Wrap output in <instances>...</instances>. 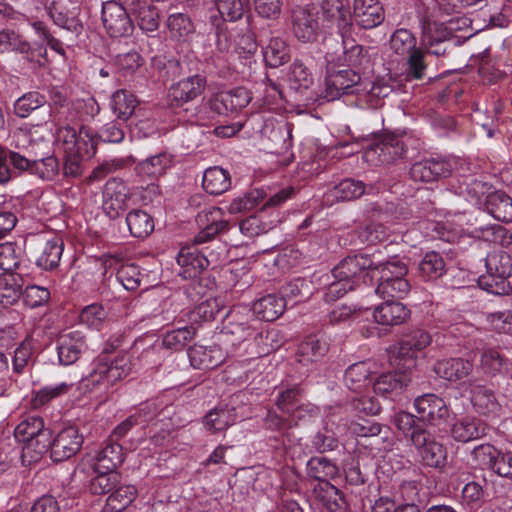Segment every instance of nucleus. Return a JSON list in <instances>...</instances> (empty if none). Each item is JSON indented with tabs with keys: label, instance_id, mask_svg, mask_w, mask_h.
Segmentation results:
<instances>
[{
	"label": "nucleus",
	"instance_id": "0e129e2a",
	"mask_svg": "<svg viewBox=\"0 0 512 512\" xmlns=\"http://www.w3.org/2000/svg\"><path fill=\"white\" fill-rule=\"evenodd\" d=\"M45 103L46 98L44 95L36 91L28 92L15 101L14 112L18 117L26 118Z\"/></svg>",
	"mask_w": 512,
	"mask_h": 512
},
{
	"label": "nucleus",
	"instance_id": "f03ea898",
	"mask_svg": "<svg viewBox=\"0 0 512 512\" xmlns=\"http://www.w3.org/2000/svg\"><path fill=\"white\" fill-rule=\"evenodd\" d=\"M412 445L417 450L421 463L430 468L442 470L447 464L448 452L428 430L412 436Z\"/></svg>",
	"mask_w": 512,
	"mask_h": 512
},
{
	"label": "nucleus",
	"instance_id": "4c0bfd02",
	"mask_svg": "<svg viewBox=\"0 0 512 512\" xmlns=\"http://www.w3.org/2000/svg\"><path fill=\"white\" fill-rule=\"evenodd\" d=\"M327 351L328 345L325 341L310 335L298 346L296 358L299 363L308 365L321 359Z\"/></svg>",
	"mask_w": 512,
	"mask_h": 512
},
{
	"label": "nucleus",
	"instance_id": "c9c22d12",
	"mask_svg": "<svg viewBox=\"0 0 512 512\" xmlns=\"http://www.w3.org/2000/svg\"><path fill=\"white\" fill-rule=\"evenodd\" d=\"M202 186L211 195H221L231 187L230 173L219 167H209L203 174Z\"/></svg>",
	"mask_w": 512,
	"mask_h": 512
},
{
	"label": "nucleus",
	"instance_id": "49530a36",
	"mask_svg": "<svg viewBox=\"0 0 512 512\" xmlns=\"http://www.w3.org/2000/svg\"><path fill=\"white\" fill-rule=\"evenodd\" d=\"M167 27L172 38L187 42L195 33V26L190 17L184 13L171 14L167 19Z\"/></svg>",
	"mask_w": 512,
	"mask_h": 512
},
{
	"label": "nucleus",
	"instance_id": "052dcab7",
	"mask_svg": "<svg viewBox=\"0 0 512 512\" xmlns=\"http://www.w3.org/2000/svg\"><path fill=\"white\" fill-rule=\"evenodd\" d=\"M195 335L196 329L193 326L174 329L163 336L162 345L165 348L180 351L194 338Z\"/></svg>",
	"mask_w": 512,
	"mask_h": 512
},
{
	"label": "nucleus",
	"instance_id": "e433bc0d",
	"mask_svg": "<svg viewBox=\"0 0 512 512\" xmlns=\"http://www.w3.org/2000/svg\"><path fill=\"white\" fill-rule=\"evenodd\" d=\"M338 473V466L326 457H312L306 464L307 477L318 481L317 484L330 483Z\"/></svg>",
	"mask_w": 512,
	"mask_h": 512
},
{
	"label": "nucleus",
	"instance_id": "b1692460",
	"mask_svg": "<svg viewBox=\"0 0 512 512\" xmlns=\"http://www.w3.org/2000/svg\"><path fill=\"white\" fill-rule=\"evenodd\" d=\"M487 424L471 416L457 420L451 428V436L457 442L467 443L479 439L487 434Z\"/></svg>",
	"mask_w": 512,
	"mask_h": 512
},
{
	"label": "nucleus",
	"instance_id": "bf43d9fd",
	"mask_svg": "<svg viewBox=\"0 0 512 512\" xmlns=\"http://www.w3.org/2000/svg\"><path fill=\"white\" fill-rule=\"evenodd\" d=\"M90 480L89 491L94 495H104L114 490L120 482V475L113 471H96Z\"/></svg>",
	"mask_w": 512,
	"mask_h": 512
},
{
	"label": "nucleus",
	"instance_id": "a19ab883",
	"mask_svg": "<svg viewBox=\"0 0 512 512\" xmlns=\"http://www.w3.org/2000/svg\"><path fill=\"white\" fill-rule=\"evenodd\" d=\"M408 267L404 261L398 257H392L386 262H379L374 264L372 277L376 274L379 275L378 283H387L394 279H406Z\"/></svg>",
	"mask_w": 512,
	"mask_h": 512
},
{
	"label": "nucleus",
	"instance_id": "f8f14e48",
	"mask_svg": "<svg viewBox=\"0 0 512 512\" xmlns=\"http://www.w3.org/2000/svg\"><path fill=\"white\" fill-rule=\"evenodd\" d=\"M414 407L418 413L419 421L432 426H439L449 416V410L445 401L435 394H424L414 401Z\"/></svg>",
	"mask_w": 512,
	"mask_h": 512
},
{
	"label": "nucleus",
	"instance_id": "603ef678",
	"mask_svg": "<svg viewBox=\"0 0 512 512\" xmlns=\"http://www.w3.org/2000/svg\"><path fill=\"white\" fill-rule=\"evenodd\" d=\"M138 104L136 97L127 90H117L111 98V108L121 120L129 119Z\"/></svg>",
	"mask_w": 512,
	"mask_h": 512
},
{
	"label": "nucleus",
	"instance_id": "c03bdc74",
	"mask_svg": "<svg viewBox=\"0 0 512 512\" xmlns=\"http://www.w3.org/2000/svg\"><path fill=\"white\" fill-rule=\"evenodd\" d=\"M135 16L139 28L145 32H154L159 27V13L155 6L138 2L129 10Z\"/></svg>",
	"mask_w": 512,
	"mask_h": 512
},
{
	"label": "nucleus",
	"instance_id": "1a4fd4ad",
	"mask_svg": "<svg viewBox=\"0 0 512 512\" xmlns=\"http://www.w3.org/2000/svg\"><path fill=\"white\" fill-rule=\"evenodd\" d=\"M453 164L443 158H427L415 162L409 171L415 182L429 183L451 176Z\"/></svg>",
	"mask_w": 512,
	"mask_h": 512
},
{
	"label": "nucleus",
	"instance_id": "393cba45",
	"mask_svg": "<svg viewBox=\"0 0 512 512\" xmlns=\"http://www.w3.org/2000/svg\"><path fill=\"white\" fill-rule=\"evenodd\" d=\"M473 368V363L467 359L449 358L436 362L433 370L439 377L450 382H457L468 377Z\"/></svg>",
	"mask_w": 512,
	"mask_h": 512
},
{
	"label": "nucleus",
	"instance_id": "cd10ccee",
	"mask_svg": "<svg viewBox=\"0 0 512 512\" xmlns=\"http://www.w3.org/2000/svg\"><path fill=\"white\" fill-rule=\"evenodd\" d=\"M469 393L471 403L479 414L489 415L499 411L500 405L494 392L485 385L470 382Z\"/></svg>",
	"mask_w": 512,
	"mask_h": 512
},
{
	"label": "nucleus",
	"instance_id": "7c9ffc66",
	"mask_svg": "<svg viewBox=\"0 0 512 512\" xmlns=\"http://www.w3.org/2000/svg\"><path fill=\"white\" fill-rule=\"evenodd\" d=\"M85 341L79 333H65L58 339V357L63 365H71L75 363L83 350L85 349Z\"/></svg>",
	"mask_w": 512,
	"mask_h": 512
},
{
	"label": "nucleus",
	"instance_id": "69168bd1",
	"mask_svg": "<svg viewBox=\"0 0 512 512\" xmlns=\"http://www.w3.org/2000/svg\"><path fill=\"white\" fill-rule=\"evenodd\" d=\"M478 285L481 289L494 295H508L511 292V286L508 278H502L495 273H489L486 269V274L478 278Z\"/></svg>",
	"mask_w": 512,
	"mask_h": 512
},
{
	"label": "nucleus",
	"instance_id": "864d4df0",
	"mask_svg": "<svg viewBox=\"0 0 512 512\" xmlns=\"http://www.w3.org/2000/svg\"><path fill=\"white\" fill-rule=\"evenodd\" d=\"M330 193L338 201H351L366 193V185L360 180L346 178L335 185Z\"/></svg>",
	"mask_w": 512,
	"mask_h": 512
},
{
	"label": "nucleus",
	"instance_id": "6e6552de",
	"mask_svg": "<svg viewBox=\"0 0 512 512\" xmlns=\"http://www.w3.org/2000/svg\"><path fill=\"white\" fill-rule=\"evenodd\" d=\"M130 198L126 183L122 179L111 178L104 186L103 210L110 218H116L128 208Z\"/></svg>",
	"mask_w": 512,
	"mask_h": 512
},
{
	"label": "nucleus",
	"instance_id": "aec40b11",
	"mask_svg": "<svg viewBox=\"0 0 512 512\" xmlns=\"http://www.w3.org/2000/svg\"><path fill=\"white\" fill-rule=\"evenodd\" d=\"M360 74L353 69L332 72L326 78V97L335 100L341 95L353 93V88L360 82Z\"/></svg>",
	"mask_w": 512,
	"mask_h": 512
},
{
	"label": "nucleus",
	"instance_id": "79ce46f5",
	"mask_svg": "<svg viewBox=\"0 0 512 512\" xmlns=\"http://www.w3.org/2000/svg\"><path fill=\"white\" fill-rule=\"evenodd\" d=\"M446 272V263L443 257L434 251L424 255L418 265V276L424 281L437 280Z\"/></svg>",
	"mask_w": 512,
	"mask_h": 512
},
{
	"label": "nucleus",
	"instance_id": "09e8293b",
	"mask_svg": "<svg viewBox=\"0 0 512 512\" xmlns=\"http://www.w3.org/2000/svg\"><path fill=\"white\" fill-rule=\"evenodd\" d=\"M67 122L89 121L100 111V107L94 98L77 99L70 103Z\"/></svg>",
	"mask_w": 512,
	"mask_h": 512
},
{
	"label": "nucleus",
	"instance_id": "bb28decb",
	"mask_svg": "<svg viewBox=\"0 0 512 512\" xmlns=\"http://www.w3.org/2000/svg\"><path fill=\"white\" fill-rule=\"evenodd\" d=\"M312 492L328 512H348L349 506L343 492L331 483L316 484Z\"/></svg>",
	"mask_w": 512,
	"mask_h": 512
},
{
	"label": "nucleus",
	"instance_id": "f257e3e1",
	"mask_svg": "<svg viewBox=\"0 0 512 512\" xmlns=\"http://www.w3.org/2000/svg\"><path fill=\"white\" fill-rule=\"evenodd\" d=\"M130 372L131 362L127 355L121 354L112 359L109 354L102 353L94 361L92 371L81 379L80 388L85 391L108 389Z\"/></svg>",
	"mask_w": 512,
	"mask_h": 512
},
{
	"label": "nucleus",
	"instance_id": "4d7b16f0",
	"mask_svg": "<svg viewBox=\"0 0 512 512\" xmlns=\"http://www.w3.org/2000/svg\"><path fill=\"white\" fill-rule=\"evenodd\" d=\"M450 39L451 32L443 24L423 22L421 42L424 46H443Z\"/></svg>",
	"mask_w": 512,
	"mask_h": 512
},
{
	"label": "nucleus",
	"instance_id": "9b49d317",
	"mask_svg": "<svg viewBox=\"0 0 512 512\" xmlns=\"http://www.w3.org/2000/svg\"><path fill=\"white\" fill-rule=\"evenodd\" d=\"M83 440L76 427L63 428L53 438L51 459L54 462H62L72 458L80 451Z\"/></svg>",
	"mask_w": 512,
	"mask_h": 512
},
{
	"label": "nucleus",
	"instance_id": "423d86ee",
	"mask_svg": "<svg viewBox=\"0 0 512 512\" xmlns=\"http://www.w3.org/2000/svg\"><path fill=\"white\" fill-rule=\"evenodd\" d=\"M321 19L327 28H335L346 37L352 30V15L350 8L343 0H323L321 4Z\"/></svg>",
	"mask_w": 512,
	"mask_h": 512
},
{
	"label": "nucleus",
	"instance_id": "20e7f679",
	"mask_svg": "<svg viewBox=\"0 0 512 512\" xmlns=\"http://www.w3.org/2000/svg\"><path fill=\"white\" fill-rule=\"evenodd\" d=\"M431 341L432 338L428 332L421 329L411 331L399 343L397 353L391 360V363L394 367L400 368L402 362L406 369H414L417 353L428 347Z\"/></svg>",
	"mask_w": 512,
	"mask_h": 512
},
{
	"label": "nucleus",
	"instance_id": "dca6fc26",
	"mask_svg": "<svg viewBox=\"0 0 512 512\" xmlns=\"http://www.w3.org/2000/svg\"><path fill=\"white\" fill-rule=\"evenodd\" d=\"M173 163V155L167 151H161L138 162L134 171L142 180L156 181L167 173Z\"/></svg>",
	"mask_w": 512,
	"mask_h": 512
},
{
	"label": "nucleus",
	"instance_id": "e2e57ef3",
	"mask_svg": "<svg viewBox=\"0 0 512 512\" xmlns=\"http://www.w3.org/2000/svg\"><path fill=\"white\" fill-rule=\"evenodd\" d=\"M50 95V117L54 124L67 122L68 109L70 104L67 103V96L58 88H52Z\"/></svg>",
	"mask_w": 512,
	"mask_h": 512
},
{
	"label": "nucleus",
	"instance_id": "a878e982",
	"mask_svg": "<svg viewBox=\"0 0 512 512\" xmlns=\"http://www.w3.org/2000/svg\"><path fill=\"white\" fill-rule=\"evenodd\" d=\"M373 317L380 325H400L410 317V310L401 302L390 301L388 299L375 307Z\"/></svg>",
	"mask_w": 512,
	"mask_h": 512
},
{
	"label": "nucleus",
	"instance_id": "ea45409f",
	"mask_svg": "<svg viewBox=\"0 0 512 512\" xmlns=\"http://www.w3.org/2000/svg\"><path fill=\"white\" fill-rule=\"evenodd\" d=\"M64 249V242L60 237L54 236L48 239L41 248V253L37 258V265L44 270L56 268L60 262Z\"/></svg>",
	"mask_w": 512,
	"mask_h": 512
},
{
	"label": "nucleus",
	"instance_id": "a18cd8bd",
	"mask_svg": "<svg viewBox=\"0 0 512 512\" xmlns=\"http://www.w3.org/2000/svg\"><path fill=\"white\" fill-rule=\"evenodd\" d=\"M389 46L393 53L405 57L418 50L415 35L406 28L396 29L389 39Z\"/></svg>",
	"mask_w": 512,
	"mask_h": 512
},
{
	"label": "nucleus",
	"instance_id": "37998d69",
	"mask_svg": "<svg viewBox=\"0 0 512 512\" xmlns=\"http://www.w3.org/2000/svg\"><path fill=\"white\" fill-rule=\"evenodd\" d=\"M371 372L368 362L361 361L350 365L344 375L346 386L352 391H361L370 383Z\"/></svg>",
	"mask_w": 512,
	"mask_h": 512
},
{
	"label": "nucleus",
	"instance_id": "f3484780",
	"mask_svg": "<svg viewBox=\"0 0 512 512\" xmlns=\"http://www.w3.org/2000/svg\"><path fill=\"white\" fill-rule=\"evenodd\" d=\"M344 62L353 70L366 71L371 69L377 55L375 48L355 43L353 39L343 38Z\"/></svg>",
	"mask_w": 512,
	"mask_h": 512
},
{
	"label": "nucleus",
	"instance_id": "ddd939ff",
	"mask_svg": "<svg viewBox=\"0 0 512 512\" xmlns=\"http://www.w3.org/2000/svg\"><path fill=\"white\" fill-rule=\"evenodd\" d=\"M395 368V372L384 373L376 379L373 384L376 394L385 398L394 399L409 385L412 370L406 369L402 362L400 368Z\"/></svg>",
	"mask_w": 512,
	"mask_h": 512
},
{
	"label": "nucleus",
	"instance_id": "a211bd4d",
	"mask_svg": "<svg viewBox=\"0 0 512 512\" xmlns=\"http://www.w3.org/2000/svg\"><path fill=\"white\" fill-rule=\"evenodd\" d=\"M220 216V208H212L198 214L197 222L204 228L194 237L192 245L197 247L199 244L212 240L217 234L228 230L229 222L221 219Z\"/></svg>",
	"mask_w": 512,
	"mask_h": 512
},
{
	"label": "nucleus",
	"instance_id": "5fc2aeb1",
	"mask_svg": "<svg viewBox=\"0 0 512 512\" xmlns=\"http://www.w3.org/2000/svg\"><path fill=\"white\" fill-rule=\"evenodd\" d=\"M263 54L266 64L273 68L283 65L289 60L287 44L280 37H271Z\"/></svg>",
	"mask_w": 512,
	"mask_h": 512
},
{
	"label": "nucleus",
	"instance_id": "8fccbe9b",
	"mask_svg": "<svg viewBox=\"0 0 512 512\" xmlns=\"http://www.w3.org/2000/svg\"><path fill=\"white\" fill-rule=\"evenodd\" d=\"M126 222L130 233L136 238H145L154 230L153 218L140 209L130 211Z\"/></svg>",
	"mask_w": 512,
	"mask_h": 512
},
{
	"label": "nucleus",
	"instance_id": "6ab92c4d",
	"mask_svg": "<svg viewBox=\"0 0 512 512\" xmlns=\"http://www.w3.org/2000/svg\"><path fill=\"white\" fill-rule=\"evenodd\" d=\"M250 92L244 87L216 94L211 100V108L218 114L237 112L245 108L251 101Z\"/></svg>",
	"mask_w": 512,
	"mask_h": 512
},
{
	"label": "nucleus",
	"instance_id": "6e6d98bb",
	"mask_svg": "<svg viewBox=\"0 0 512 512\" xmlns=\"http://www.w3.org/2000/svg\"><path fill=\"white\" fill-rule=\"evenodd\" d=\"M485 267L489 273L509 278L512 275V256L503 250L493 251L485 258Z\"/></svg>",
	"mask_w": 512,
	"mask_h": 512
},
{
	"label": "nucleus",
	"instance_id": "c756f323",
	"mask_svg": "<svg viewBox=\"0 0 512 512\" xmlns=\"http://www.w3.org/2000/svg\"><path fill=\"white\" fill-rule=\"evenodd\" d=\"M406 153L403 141L395 135H387L380 142L375 143L367 152V156L375 154L381 163H390L402 158Z\"/></svg>",
	"mask_w": 512,
	"mask_h": 512
},
{
	"label": "nucleus",
	"instance_id": "7ed1b4c3",
	"mask_svg": "<svg viewBox=\"0 0 512 512\" xmlns=\"http://www.w3.org/2000/svg\"><path fill=\"white\" fill-rule=\"evenodd\" d=\"M127 7L118 1H107L102 5L103 27L110 37H128L134 31V23Z\"/></svg>",
	"mask_w": 512,
	"mask_h": 512
},
{
	"label": "nucleus",
	"instance_id": "0eeeda50",
	"mask_svg": "<svg viewBox=\"0 0 512 512\" xmlns=\"http://www.w3.org/2000/svg\"><path fill=\"white\" fill-rule=\"evenodd\" d=\"M206 88V78L200 74L185 77L172 84L168 90L171 106L180 107L200 97Z\"/></svg>",
	"mask_w": 512,
	"mask_h": 512
},
{
	"label": "nucleus",
	"instance_id": "f704fd0d",
	"mask_svg": "<svg viewBox=\"0 0 512 512\" xmlns=\"http://www.w3.org/2000/svg\"><path fill=\"white\" fill-rule=\"evenodd\" d=\"M64 0H54L48 7V14L53 22L74 33H80L83 25L81 21L76 17L75 11H70L63 4ZM77 8L74 7L73 10Z\"/></svg>",
	"mask_w": 512,
	"mask_h": 512
},
{
	"label": "nucleus",
	"instance_id": "39448f33",
	"mask_svg": "<svg viewBox=\"0 0 512 512\" xmlns=\"http://www.w3.org/2000/svg\"><path fill=\"white\" fill-rule=\"evenodd\" d=\"M250 320L253 321L249 313L242 315L237 311L230 312L221 330L222 344L234 347L254 336L256 328Z\"/></svg>",
	"mask_w": 512,
	"mask_h": 512
},
{
	"label": "nucleus",
	"instance_id": "4468645a",
	"mask_svg": "<svg viewBox=\"0 0 512 512\" xmlns=\"http://www.w3.org/2000/svg\"><path fill=\"white\" fill-rule=\"evenodd\" d=\"M352 21L362 29H373L383 23L385 12L378 0H354Z\"/></svg>",
	"mask_w": 512,
	"mask_h": 512
},
{
	"label": "nucleus",
	"instance_id": "13d9d810",
	"mask_svg": "<svg viewBox=\"0 0 512 512\" xmlns=\"http://www.w3.org/2000/svg\"><path fill=\"white\" fill-rule=\"evenodd\" d=\"M99 137L90 127L82 125L78 132L77 145L74 154L90 159L96 154Z\"/></svg>",
	"mask_w": 512,
	"mask_h": 512
},
{
	"label": "nucleus",
	"instance_id": "2f4dec72",
	"mask_svg": "<svg viewBox=\"0 0 512 512\" xmlns=\"http://www.w3.org/2000/svg\"><path fill=\"white\" fill-rule=\"evenodd\" d=\"M485 207L496 220L512 223V197L504 191L489 193L485 199Z\"/></svg>",
	"mask_w": 512,
	"mask_h": 512
},
{
	"label": "nucleus",
	"instance_id": "412c9836",
	"mask_svg": "<svg viewBox=\"0 0 512 512\" xmlns=\"http://www.w3.org/2000/svg\"><path fill=\"white\" fill-rule=\"evenodd\" d=\"M177 263L181 267L179 275L184 279H193L208 267L210 261L195 245H190L180 250Z\"/></svg>",
	"mask_w": 512,
	"mask_h": 512
},
{
	"label": "nucleus",
	"instance_id": "338daca9",
	"mask_svg": "<svg viewBox=\"0 0 512 512\" xmlns=\"http://www.w3.org/2000/svg\"><path fill=\"white\" fill-rule=\"evenodd\" d=\"M20 280V276L14 274L0 279V302L2 304H13L23 294Z\"/></svg>",
	"mask_w": 512,
	"mask_h": 512
},
{
	"label": "nucleus",
	"instance_id": "473e14b6",
	"mask_svg": "<svg viewBox=\"0 0 512 512\" xmlns=\"http://www.w3.org/2000/svg\"><path fill=\"white\" fill-rule=\"evenodd\" d=\"M286 308V299L276 294H268L254 302L252 311L259 319L274 321Z\"/></svg>",
	"mask_w": 512,
	"mask_h": 512
},
{
	"label": "nucleus",
	"instance_id": "680f3d73",
	"mask_svg": "<svg viewBox=\"0 0 512 512\" xmlns=\"http://www.w3.org/2000/svg\"><path fill=\"white\" fill-rule=\"evenodd\" d=\"M136 488L126 485L116 487L108 496L106 505L111 512H121L127 508L136 496Z\"/></svg>",
	"mask_w": 512,
	"mask_h": 512
},
{
	"label": "nucleus",
	"instance_id": "3c124183",
	"mask_svg": "<svg viewBox=\"0 0 512 512\" xmlns=\"http://www.w3.org/2000/svg\"><path fill=\"white\" fill-rule=\"evenodd\" d=\"M52 433L50 429L43 428L23 447V453L28 455L32 460L37 461L46 452H52Z\"/></svg>",
	"mask_w": 512,
	"mask_h": 512
},
{
	"label": "nucleus",
	"instance_id": "4be33fe9",
	"mask_svg": "<svg viewBox=\"0 0 512 512\" xmlns=\"http://www.w3.org/2000/svg\"><path fill=\"white\" fill-rule=\"evenodd\" d=\"M191 365L196 369H214L225 360V353L218 345H194L188 350Z\"/></svg>",
	"mask_w": 512,
	"mask_h": 512
},
{
	"label": "nucleus",
	"instance_id": "72a5a7b5",
	"mask_svg": "<svg viewBox=\"0 0 512 512\" xmlns=\"http://www.w3.org/2000/svg\"><path fill=\"white\" fill-rule=\"evenodd\" d=\"M123 460L122 446L117 442L109 440L95 457V471L116 472V469L122 464Z\"/></svg>",
	"mask_w": 512,
	"mask_h": 512
},
{
	"label": "nucleus",
	"instance_id": "58836bf2",
	"mask_svg": "<svg viewBox=\"0 0 512 512\" xmlns=\"http://www.w3.org/2000/svg\"><path fill=\"white\" fill-rule=\"evenodd\" d=\"M480 365L485 374L495 376L508 372L511 362L499 349L485 348L481 353Z\"/></svg>",
	"mask_w": 512,
	"mask_h": 512
},
{
	"label": "nucleus",
	"instance_id": "de8ad7c7",
	"mask_svg": "<svg viewBox=\"0 0 512 512\" xmlns=\"http://www.w3.org/2000/svg\"><path fill=\"white\" fill-rule=\"evenodd\" d=\"M236 420L234 408L218 406L205 416L206 427L212 432H220L233 425Z\"/></svg>",
	"mask_w": 512,
	"mask_h": 512
},
{
	"label": "nucleus",
	"instance_id": "c85d7f7f",
	"mask_svg": "<svg viewBox=\"0 0 512 512\" xmlns=\"http://www.w3.org/2000/svg\"><path fill=\"white\" fill-rule=\"evenodd\" d=\"M16 52L23 56L29 63L34 62V50L30 43L13 29L0 31V53Z\"/></svg>",
	"mask_w": 512,
	"mask_h": 512
},
{
	"label": "nucleus",
	"instance_id": "5701e85b",
	"mask_svg": "<svg viewBox=\"0 0 512 512\" xmlns=\"http://www.w3.org/2000/svg\"><path fill=\"white\" fill-rule=\"evenodd\" d=\"M33 160L21 155L18 152L5 149L0 152V184H7L14 176L10 165L18 175L23 173L30 174Z\"/></svg>",
	"mask_w": 512,
	"mask_h": 512
},
{
	"label": "nucleus",
	"instance_id": "2eb2a0df",
	"mask_svg": "<svg viewBox=\"0 0 512 512\" xmlns=\"http://www.w3.org/2000/svg\"><path fill=\"white\" fill-rule=\"evenodd\" d=\"M292 30L302 42L316 39L318 30L317 13L314 8L298 6L292 10Z\"/></svg>",
	"mask_w": 512,
	"mask_h": 512
},
{
	"label": "nucleus",
	"instance_id": "9d476101",
	"mask_svg": "<svg viewBox=\"0 0 512 512\" xmlns=\"http://www.w3.org/2000/svg\"><path fill=\"white\" fill-rule=\"evenodd\" d=\"M375 262L366 254H355L344 258L332 270L334 279L346 280L357 286L360 277L373 272Z\"/></svg>",
	"mask_w": 512,
	"mask_h": 512
},
{
	"label": "nucleus",
	"instance_id": "774afa93",
	"mask_svg": "<svg viewBox=\"0 0 512 512\" xmlns=\"http://www.w3.org/2000/svg\"><path fill=\"white\" fill-rule=\"evenodd\" d=\"M59 161L54 156H48L41 159H35L32 162L30 175L46 181L53 180L59 173Z\"/></svg>",
	"mask_w": 512,
	"mask_h": 512
}]
</instances>
